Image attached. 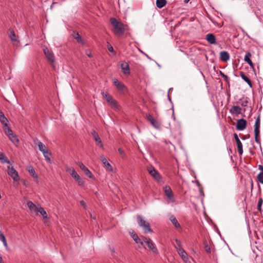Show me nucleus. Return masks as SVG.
<instances>
[{"instance_id": "obj_19", "label": "nucleus", "mask_w": 263, "mask_h": 263, "mask_svg": "<svg viewBox=\"0 0 263 263\" xmlns=\"http://www.w3.org/2000/svg\"><path fill=\"white\" fill-rule=\"evenodd\" d=\"M220 60L223 62H227L230 59V54L226 51H222L220 52Z\"/></svg>"}, {"instance_id": "obj_39", "label": "nucleus", "mask_w": 263, "mask_h": 263, "mask_svg": "<svg viewBox=\"0 0 263 263\" xmlns=\"http://www.w3.org/2000/svg\"><path fill=\"white\" fill-rule=\"evenodd\" d=\"M4 128L5 133L8 137L13 134L12 130L10 129V128L8 127V126Z\"/></svg>"}, {"instance_id": "obj_2", "label": "nucleus", "mask_w": 263, "mask_h": 263, "mask_svg": "<svg viewBox=\"0 0 263 263\" xmlns=\"http://www.w3.org/2000/svg\"><path fill=\"white\" fill-rule=\"evenodd\" d=\"M137 221L139 226L142 227L145 233H148L152 232V230L150 227L149 223L144 220L142 217L140 215L137 216Z\"/></svg>"}, {"instance_id": "obj_47", "label": "nucleus", "mask_w": 263, "mask_h": 263, "mask_svg": "<svg viewBox=\"0 0 263 263\" xmlns=\"http://www.w3.org/2000/svg\"><path fill=\"white\" fill-rule=\"evenodd\" d=\"M80 204H81V205L82 206H83L85 209L86 208V203H85V201H83V200H81V201H80Z\"/></svg>"}, {"instance_id": "obj_48", "label": "nucleus", "mask_w": 263, "mask_h": 263, "mask_svg": "<svg viewBox=\"0 0 263 263\" xmlns=\"http://www.w3.org/2000/svg\"><path fill=\"white\" fill-rule=\"evenodd\" d=\"M32 176L33 178H35V179H37L38 178V176L36 174L35 172L33 174H32Z\"/></svg>"}, {"instance_id": "obj_41", "label": "nucleus", "mask_w": 263, "mask_h": 263, "mask_svg": "<svg viewBox=\"0 0 263 263\" xmlns=\"http://www.w3.org/2000/svg\"><path fill=\"white\" fill-rule=\"evenodd\" d=\"M85 174L88 176L89 178H92L93 176L92 175V173L88 169H85V170L84 171Z\"/></svg>"}, {"instance_id": "obj_9", "label": "nucleus", "mask_w": 263, "mask_h": 263, "mask_svg": "<svg viewBox=\"0 0 263 263\" xmlns=\"http://www.w3.org/2000/svg\"><path fill=\"white\" fill-rule=\"evenodd\" d=\"M148 173L156 180L159 181L161 179V176L159 172L153 166L147 167Z\"/></svg>"}, {"instance_id": "obj_18", "label": "nucleus", "mask_w": 263, "mask_h": 263, "mask_svg": "<svg viewBox=\"0 0 263 263\" xmlns=\"http://www.w3.org/2000/svg\"><path fill=\"white\" fill-rule=\"evenodd\" d=\"M121 68L124 74L129 75L130 74V70L129 65L126 62H123L121 64Z\"/></svg>"}, {"instance_id": "obj_14", "label": "nucleus", "mask_w": 263, "mask_h": 263, "mask_svg": "<svg viewBox=\"0 0 263 263\" xmlns=\"http://www.w3.org/2000/svg\"><path fill=\"white\" fill-rule=\"evenodd\" d=\"M100 158L102 162L103 163L104 166L106 170L109 172L112 171V167L110 164L108 162L106 158L103 155L100 156Z\"/></svg>"}, {"instance_id": "obj_10", "label": "nucleus", "mask_w": 263, "mask_h": 263, "mask_svg": "<svg viewBox=\"0 0 263 263\" xmlns=\"http://www.w3.org/2000/svg\"><path fill=\"white\" fill-rule=\"evenodd\" d=\"M43 51L48 61L51 63H53L54 62V56L53 52L50 51L46 47L44 48Z\"/></svg>"}, {"instance_id": "obj_30", "label": "nucleus", "mask_w": 263, "mask_h": 263, "mask_svg": "<svg viewBox=\"0 0 263 263\" xmlns=\"http://www.w3.org/2000/svg\"><path fill=\"white\" fill-rule=\"evenodd\" d=\"M43 154L44 157H45L46 161L47 162L50 163L51 161L49 157V156L51 155V153L48 149L46 151L44 152V153H43Z\"/></svg>"}, {"instance_id": "obj_43", "label": "nucleus", "mask_w": 263, "mask_h": 263, "mask_svg": "<svg viewBox=\"0 0 263 263\" xmlns=\"http://www.w3.org/2000/svg\"><path fill=\"white\" fill-rule=\"evenodd\" d=\"M27 170L29 173L31 175L35 172L34 168L32 166H29Z\"/></svg>"}, {"instance_id": "obj_27", "label": "nucleus", "mask_w": 263, "mask_h": 263, "mask_svg": "<svg viewBox=\"0 0 263 263\" xmlns=\"http://www.w3.org/2000/svg\"><path fill=\"white\" fill-rule=\"evenodd\" d=\"M9 37L11 40L12 42H15L17 41V37L15 34V32L13 30L9 29Z\"/></svg>"}, {"instance_id": "obj_3", "label": "nucleus", "mask_w": 263, "mask_h": 263, "mask_svg": "<svg viewBox=\"0 0 263 263\" xmlns=\"http://www.w3.org/2000/svg\"><path fill=\"white\" fill-rule=\"evenodd\" d=\"M260 118L259 116H258L256 119L255 125H254V134H255V141L256 143H260Z\"/></svg>"}, {"instance_id": "obj_4", "label": "nucleus", "mask_w": 263, "mask_h": 263, "mask_svg": "<svg viewBox=\"0 0 263 263\" xmlns=\"http://www.w3.org/2000/svg\"><path fill=\"white\" fill-rule=\"evenodd\" d=\"M101 94L103 97L105 98L107 102L109 103L112 108L115 109L119 108V105L115 99H114L110 95H109L107 92H102Z\"/></svg>"}, {"instance_id": "obj_20", "label": "nucleus", "mask_w": 263, "mask_h": 263, "mask_svg": "<svg viewBox=\"0 0 263 263\" xmlns=\"http://www.w3.org/2000/svg\"><path fill=\"white\" fill-rule=\"evenodd\" d=\"M251 54L250 52H247L244 58V61L250 65L251 68H254V64L251 60Z\"/></svg>"}, {"instance_id": "obj_28", "label": "nucleus", "mask_w": 263, "mask_h": 263, "mask_svg": "<svg viewBox=\"0 0 263 263\" xmlns=\"http://www.w3.org/2000/svg\"><path fill=\"white\" fill-rule=\"evenodd\" d=\"M0 161L2 163L10 164V161L8 159L7 157L3 153H0Z\"/></svg>"}, {"instance_id": "obj_11", "label": "nucleus", "mask_w": 263, "mask_h": 263, "mask_svg": "<svg viewBox=\"0 0 263 263\" xmlns=\"http://www.w3.org/2000/svg\"><path fill=\"white\" fill-rule=\"evenodd\" d=\"M163 190L165 195L172 202H174V198L173 192L169 186H165L163 187Z\"/></svg>"}, {"instance_id": "obj_36", "label": "nucleus", "mask_w": 263, "mask_h": 263, "mask_svg": "<svg viewBox=\"0 0 263 263\" xmlns=\"http://www.w3.org/2000/svg\"><path fill=\"white\" fill-rule=\"evenodd\" d=\"M176 245H175V247L177 250V251L179 250L182 249V242L180 240L176 239H175Z\"/></svg>"}, {"instance_id": "obj_44", "label": "nucleus", "mask_w": 263, "mask_h": 263, "mask_svg": "<svg viewBox=\"0 0 263 263\" xmlns=\"http://www.w3.org/2000/svg\"><path fill=\"white\" fill-rule=\"evenodd\" d=\"M118 152L119 153V154H120L121 156L122 157V158H124L125 156V152L124 151H123V149H122V148H119L118 149Z\"/></svg>"}, {"instance_id": "obj_29", "label": "nucleus", "mask_w": 263, "mask_h": 263, "mask_svg": "<svg viewBox=\"0 0 263 263\" xmlns=\"http://www.w3.org/2000/svg\"><path fill=\"white\" fill-rule=\"evenodd\" d=\"M170 220H171L172 223L174 224V226L175 227V228H180V226L179 223H178V222L175 217H174V216H171L170 218Z\"/></svg>"}, {"instance_id": "obj_26", "label": "nucleus", "mask_w": 263, "mask_h": 263, "mask_svg": "<svg viewBox=\"0 0 263 263\" xmlns=\"http://www.w3.org/2000/svg\"><path fill=\"white\" fill-rule=\"evenodd\" d=\"M240 76L242 78V80H243L250 87H252V84L251 80L249 79V78L243 72H240Z\"/></svg>"}, {"instance_id": "obj_45", "label": "nucleus", "mask_w": 263, "mask_h": 263, "mask_svg": "<svg viewBox=\"0 0 263 263\" xmlns=\"http://www.w3.org/2000/svg\"><path fill=\"white\" fill-rule=\"evenodd\" d=\"M108 43V45H107V49L108 50L110 51V52H113L114 51V48L112 47V46L110 45Z\"/></svg>"}, {"instance_id": "obj_32", "label": "nucleus", "mask_w": 263, "mask_h": 263, "mask_svg": "<svg viewBox=\"0 0 263 263\" xmlns=\"http://www.w3.org/2000/svg\"><path fill=\"white\" fill-rule=\"evenodd\" d=\"M166 4L165 0H157L156 6L159 8H163Z\"/></svg>"}, {"instance_id": "obj_22", "label": "nucleus", "mask_w": 263, "mask_h": 263, "mask_svg": "<svg viewBox=\"0 0 263 263\" xmlns=\"http://www.w3.org/2000/svg\"><path fill=\"white\" fill-rule=\"evenodd\" d=\"M131 236L136 243H140L141 246L144 244L143 237L142 239L140 238L138 235L136 233H132Z\"/></svg>"}, {"instance_id": "obj_13", "label": "nucleus", "mask_w": 263, "mask_h": 263, "mask_svg": "<svg viewBox=\"0 0 263 263\" xmlns=\"http://www.w3.org/2000/svg\"><path fill=\"white\" fill-rule=\"evenodd\" d=\"M234 138H235V139L236 141L238 154L240 156H241L243 154L242 144L241 142L240 141V139H239L238 135L236 134H234Z\"/></svg>"}, {"instance_id": "obj_25", "label": "nucleus", "mask_w": 263, "mask_h": 263, "mask_svg": "<svg viewBox=\"0 0 263 263\" xmlns=\"http://www.w3.org/2000/svg\"><path fill=\"white\" fill-rule=\"evenodd\" d=\"M178 254L181 256L184 261H186L188 259V256L186 252L182 249L177 251Z\"/></svg>"}, {"instance_id": "obj_16", "label": "nucleus", "mask_w": 263, "mask_h": 263, "mask_svg": "<svg viewBox=\"0 0 263 263\" xmlns=\"http://www.w3.org/2000/svg\"><path fill=\"white\" fill-rule=\"evenodd\" d=\"M91 135L93 136L95 141L97 143V145L101 147H103V145L102 143L101 140L99 136V135L97 132L95 130L91 131Z\"/></svg>"}, {"instance_id": "obj_50", "label": "nucleus", "mask_w": 263, "mask_h": 263, "mask_svg": "<svg viewBox=\"0 0 263 263\" xmlns=\"http://www.w3.org/2000/svg\"><path fill=\"white\" fill-rule=\"evenodd\" d=\"M0 263H4L1 255H0Z\"/></svg>"}, {"instance_id": "obj_35", "label": "nucleus", "mask_w": 263, "mask_h": 263, "mask_svg": "<svg viewBox=\"0 0 263 263\" xmlns=\"http://www.w3.org/2000/svg\"><path fill=\"white\" fill-rule=\"evenodd\" d=\"M0 240H1L3 242L4 246L6 248L8 247V245L7 243V240L5 238V236L1 231H0Z\"/></svg>"}, {"instance_id": "obj_33", "label": "nucleus", "mask_w": 263, "mask_h": 263, "mask_svg": "<svg viewBox=\"0 0 263 263\" xmlns=\"http://www.w3.org/2000/svg\"><path fill=\"white\" fill-rule=\"evenodd\" d=\"M37 145L40 151L42 152V153L48 150L46 146L41 141L37 142Z\"/></svg>"}, {"instance_id": "obj_8", "label": "nucleus", "mask_w": 263, "mask_h": 263, "mask_svg": "<svg viewBox=\"0 0 263 263\" xmlns=\"http://www.w3.org/2000/svg\"><path fill=\"white\" fill-rule=\"evenodd\" d=\"M8 174L10 176L14 181H17L20 179V177L17 172L12 166H8Z\"/></svg>"}, {"instance_id": "obj_23", "label": "nucleus", "mask_w": 263, "mask_h": 263, "mask_svg": "<svg viewBox=\"0 0 263 263\" xmlns=\"http://www.w3.org/2000/svg\"><path fill=\"white\" fill-rule=\"evenodd\" d=\"M241 108L238 106H233L230 109V112L232 115H238L241 113Z\"/></svg>"}, {"instance_id": "obj_51", "label": "nucleus", "mask_w": 263, "mask_h": 263, "mask_svg": "<svg viewBox=\"0 0 263 263\" xmlns=\"http://www.w3.org/2000/svg\"><path fill=\"white\" fill-rule=\"evenodd\" d=\"M87 55L89 57H92V55L91 54V53H86Z\"/></svg>"}, {"instance_id": "obj_31", "label": "nucleus", "mask_w": 263, "mask_h": 263, "mask_svg": "<svg viewBox=\"0 0 263 263\" xmlns=\"http://www.w3.org/2000/svg\"><path fill=\"white\" fill-rule=\"evenodd\" d=\"M38 208L39 209L37 212H39L42 215L44 219L47 218V214L44 208H43L40 205H39V208Z\"/></svg>"}, {"instance_id": "obj_37", "label": "nucleus", "mask_w": 263, "mask_h": 263, "mask_svg": "<svg viewBox=\"0 0 263 263\" xmlns=\"http://www.w3.org/2000/svg\"><path fill=\"white\" fill-rule=\"evenodd\" d=\"M260 167H261L262 168V172H260L257 176V179H258V181L263 184V166H260Z\"/></svg>"}, {"instance_id": "obj_17", "label": "nucleus", "mask_w": 263, "mask_h": 263, "mask_svg": "<svg viewBox=\"0 0 263 263\" xmlns=\"http://www.w3.org/2000/svg\"><path fill=\"white\" fill-rule=\"evenodd\" d=\"M28 207L31 213L37 212L39 208V205H36L32 201H28L27 202Z\"/></svg>"}, {"instance_id": "obj_1", "label": "nucleus", "mask_w": 263, "mask_h": 263, "mask_svg": "<svg viewBox=\"0 0 263 263\" xmlns=\"http://www.w3.org/2000/svg\"><path fill=\"white\" fill-rule=\"evenodd\" d=\"M110 22L114 27L113 32L115 34L124 33L125 28L124 25L122 23L118 21L116 18L113 17L110 19Z\"/></svg>"}, {"instance_id": "obj_7", "label": "nucleus", "mask_w": 263, "mask_h": 263, "mask_svg": "<svg viewBox=\"0 0 263 263\" xmlns=\"http://www.w3.org/2000/svg\"><path fill=\"white\" fill-rule=\"evenodd\" d=\"M147 120L151 123L152 125L157 129H160L161 128V123L155 120L152 116L150 114H147L146 115Z\"/></svg>"}, {"instance_id": "obj_42", "label": "nucleus", "mask_w": 263, "mask_h": 263, "mask_svg": "<svg viewBox=\"0 0 263 263\" xmlns=\"http://www.w3.org/2000/svg\"><path fill=\"white\" fill-rule=\"evenodd\" d=\"M78 165L83 172L85 170V169L87 168V167H86L82 162H79Z\"/></svg>"}, {"instance_id": "obj_24", "label": "nucleus", "mask_w": 263, "mask_h": 263, "mask_svg": "<svg viewBox=\"0 0 263 263\" xmlns=\"http://www.w3.org/2000/svg\"><path fill=\"white\" fill-rule=\"evenodd\" d=\"M206 40L210 44H215L216 43L215 36L212 33L206 34Z\"/></svg>"}, {"instance_id": "obj_38", "label": "nucleus", "mask_w": 263, "mask_h": 263, "mask_svg": "<svg viewBox=\"0 0 263 263\" xmlns=\"http://www.w3.org/2000/svg\"><path fill=\"white\" fill-rule=\"evenodd\" d=\"M263 200L261 197L259 198L257 209L259 212H261V206L262 204Z\"/></svg>"}, {"instance_id": "obj_49", "label": "nucleus", "mask_w": 263, "mask_h": 263, "mask_svg": "<svg viewBox=\"0 0 263 263\" xmlns=\"http://www.w3.org/2000/svg\"><path fill=\"white\" fill-rule=\"evenodd\" d=\"M221 76L224 78V79H226L228 78L227 76L225 75L224 74L222 73L221 72H220Z\"/></svg>"}, {"instance_id": "obj_6", "label": "nucleus", "mask_w": 263, "mask_h": 263, "mask_svg": "<svg viewBox=\"0 0 263 263\" xmlns=\"http://www.w3.org/2000/svg\"><path fill=\"white\" fill-rule=\"evenodd\" d=\"M144 242H145L149 249L151 250L154 254H158V250L157 249L155 244L153 242V241L148 237H143Z\"/></svg>"}, {"instance_id": "obj_15", "label": "nucleus", "mask_w": 263, "mask_h": 263, "mask_svg": "<svg viewBox=\"0 0 263 263\" xmlns=\"http://www.w3.org/2000/svg\"><path fill=\"white\" fill-rule=\"evenodd\" d=\"M247 126V121L243 119H240L237 120L236 128L239 130H243Z\"/></svg>"}, {"instance_id": "obj_5", "label": "nucleus", "mask_w": 263, "mask_h": 263, "mask_svg": "<svg viewBox=\"0 0 263 263\" xmlns=\"http://www.w3.org/2000/svg\"><path fill=\"white\" fill-rule=\"evenodd\" d=\"M66 171L78 182L79 185H82L84 184V181L82 180L80 176L73 167H67L66 168Z\"/></svg>"}, {"instance_id": "obj_40", "label": "nucleus", "mask_w": 263, "mask_h": 263, "mask_svg": "<svg viewBox=\"0 0 263 263\" xmlns=\"http://www.w3.org/2000/svg\"><path fill=\"white\" fill-rule=\"evenodd\" d=\"M74 37L79 43H83L82 39L78 32L74 35Z\"/></svg>"}, {"instance_id": "obj_52", "label": "nucleus", "mask_w": 263, "mask_h": 263, "mask_svg": "<svg viewBox=\"0 0 263 263\" xmlns=\"http://www.w3.org/2000/svg\"><path fill=\"white\" fill-rule=\"evenodd\" d=\"M189 1H190V0H184V3H186H186H187Z\"/></svg>"}, {"instance_id": "obj_12", "label": "nucleus", "mask_w": 263, "mask_h": 263, "mask_svg": "<svg viewBox=\"0 0 263 263\" xmlns=\"http://www.w3.org/2000/svg\"><path fill=\"white\" fill-rule=\"evenodd\" d=\"M113 83L116 86L119 91L124 92L126 90V87L124 84L123 83L119 81L117 79H114L113 80Z\"/></svg>"}, {"instance_id": "obj_21", "label": "nucleus", "mask_w": 263, "mask_h": 263, "mask_svg": "<svg viewBox=\"0 0 263 263\" xmlns=\"http://www.w3.org/2000/svg\"><path fill=\"white\" fill-rule=\"evenodd\" d=\"M0 122L4 125V127H7L8 124V120L5 116L4 114L3 111L0 110Z\"/></svg>"}, {"instance_id": "obj_46", "label": "nucleus", "mask_w": 263, "mask_h": 263, "mask_svg": "<svg viewBox=\"0 0 263 263\" xmlns=\"http://www.w3.org/2000/svg\"><path fill=\"white\" fill-rule=\"evenodd\" d=\"M205 251L210 254L211 253V249H210V247L208 246V245H206L205 246Z\"/></svg>"}, {"instance_id": "obj_34", "label": "nucleus", "mask_w": 263, "mask_h": 263, "mask_svg": "<svg viewBox=\"0 0 263 263\" xmlns=\"http://www.w3.org/2000/svg\"><path fill=\"white\" fill-rule=\"evenodd\" d=\"M8 137H9L10 140L14 144L18 143L19 141V140H18L17 137L16 136V135H15L14 134L9 136Z\"/></svg>"}]
</instances>
